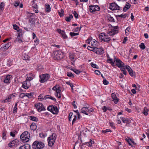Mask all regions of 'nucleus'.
Instances as JSON below:
<instances>
[{
  "instance_id": "nucleus-30",
  "label": "nucleus",
  "mask_w": 149,
  "mask_h": 149,
  "mask_svg": "<svg viewBox=\"0 0 149 149\" xmlns=\"http://www.w3.org/2000/svg\"><path fill=\"white\" fill-rule=\"evenodd\" d=\"M51 11V8L50 5L47 4L45 5V11L47 12H49Z\"/></svg>"
},
{
  "instance_id": "nucleus-16",
  "label": "nucleus",
  "mask_w": 149,
  "mask_h": 149,
  "mask_svg": "<svg viewBox=\"0 0 149 149\" xmlns=\"http://www.w3.org/2000/svg\"><path fill=\"white\" fill-rule=\"evenodd\" d=\"M11 45V43L8 42L7 44L3 45L2 47L0 48V51H3L7 50Z\"/></svg>"
},
{
  "instance_id": "nucleus-26",
  "label": "nucleus",
  "mask_w": 149,
  "mask_h": 149,
  "mask_svg": "<svg viewBox=\"0 0 149 149\" xmlns=\"http://www.w3.org/2000/svg\"><path fill=\"white\" fill-rule=\"evenodd\" d=\"M130 4L128 3H127V4L125 5L124 7L123 8V11L124 12H126L129 9L130 7Z\"/></svg>"
},
{
  "instance_id": "nucleus-43",
  "label": "nucleus",
  "mask_w": 149,
  "mask_h": 149,
  "mask_svg": "<svg viewBox=\"0 0 149 149\" xmlns=\"http://www.w3.org/2000/svg\"><path fill=\"white\" fill-rule=\"evenodd\" d=\"M121 119L123 123H127L128 122V119L122 117Z\"/></svg>"
},
{
  "instance_id": "nucleus-32",
  "label": "nucleus",
  "mask_w": 149,
  "mask_h": 149,
  "mask_svg": "<svg viewBox=\"0 0 149 149\" xmlns=\"http://www.w3.org/2000/svg\"><path fill=\"white\" fill-rule=\"evenodd\" d=\"M60 33L61 34L64 39L67 38V36L65 35V32L63 31L60 30Z\"/></svg>"
},
{
  "instance_id": "nucleus-29",
  "label": "nucleus",
  "mask_w": 149,
  "mask_h": 149,
  "mask_svg": "<svg viewBox=\"0 0 149 149\" xmlns=\"http://www.w3.org/2000/svg\"><path fill=\"white\" fill-rule=\"evenodd\" d=\"M31 129L33 131L35 130L37 128V125L36 123H33L30 125Z\"/></svg>"
},
{
  "instance_id": "nucleus-57",
  "label": "nucleus",
  "mask_w": 149,
  "mask_h": 149,
  "mask_svg": "<svg viewBox=\"0 0 149 149\" xmlns=\"http://www.w3.org/2000/svg\"><path fill=\"white\" fill-rule=\"evenodd\" d=\"M110 125L111 127L113 129H115V127L114 126V123L112 122H109Z\"/></svg>"
},
{
  "instance_id": "nucleus-58",
  "label": "nucleus",
  "mask_w": 149,
  "mask_h": 149,
  "mask_svg": "<svg viewBox=\"0 0 149 149\" xmlns=\"http://www.w3.org/2000/svg\"><path fill=\"white\" fill-rule=\"evenodd\" d=\"M130 31V28L129 27H127L125 30V33L129 32Z\"/></svg>"
},
{
  "instance_id": "nucleus-25",
  "label": "nucleus",
  "mask_w": 149,
  "mask_h": 149,
  "mask_svg": "<svg viewBox=\"0 0 149 149\" xmlns=\"http://www.w3.org/2000/svg\"><path fill=\"white\" fill-rule=\"evenodd\" d=\"M69 56L70 58L72 61L73 62L75 61V59L74 58L75 56V54L74 53L72 52L69 53Z\"/></svg>"
},
{
  "instance_id": "nucleus-42",
  "label": "nucleus",
  "mask_w": 149,
  "mask_h": 149,
  "mask_svg": "<svg viewBox=\"0 0 149 149\" xmlns=\"http://www.w3.org/2000/svg\"><path fill=\"white\" fill-rule=\"evenodd\" d=\"M107 61L108 63H111L112 65L114 64V62L112 59L109 58L107 60Z\"/></svg>"
},
{
  "instance_id": "nucleus-9",
  "label": "nucleus",
  "mask_w": 149,
  "mask_h": 149,
  "mask_svg": "<svg viewBox=\"0 0 149 149\" xmlns=\"http://www.w3.org/2000/svg\"><path fill=\"white\" fill-rule=\"evenodd\" d=\"M35 106L36 107L37 110L39 112L46 110V109L44 106L41 103H38L36 104H35Z\"/></svg>"
},
{
  "instance_id": "nucleus-20",
  "label": "nucleus",
  "mask_w": 149,
  "mask_h": 149,
  "mask_svg": "<svg viewBox=\"0 0 149 149\" xmlns=\"http://www.w3.org/2000/svg\"><path fill=\"white\" fill-rule=\"evenodd\" d=\"M15 97V95H13V94H11L9 95L8 96V97L3 101V102L4 103H6L8 102H9L10 101L8 100H10L11 99Z\"/></svg>"
},
{
  "instance_id": "nucleus-44",
  "label": "nucleus",
  "mask_w": 149,
  "mask_h": 149,
  "mask_svg": "<svg viewBox=\"0 0 149 149\" xmlns=\"http://www.w3.org/2000/svg\"><path fill=\"white\" fill-rule=\"evenodd\" d=\"M127 15L126 14H122L120 15H118V17L122 18H125L127 17Z\"/></svg>"
},
{
  "instance_id": "nucleus-64",
  "label": "nucleus",
  "mask_w": 149,
  "mask_h": 149,
  "mask_svg": "<svg viewBox=\"0 0 149 149\" xmlns=\"http://www.w3.org/2000/svg\"><path fill=\"white\" fill-rule=\"evenodd\" d=\"M59 14L60 17H62L63 15V10H62L61 11V13L60 12H58Z\"/></svg>"
},
{
  "instance_id": "nucleus-41",
  "label": "nucleus",
  "mask_w": 149,
  "mask_h": 149,
  "mask_svg": "<svg viewBox=\"0 0 149 149\" xmlns=\"http://www.w3.org/2000/svg\"><path fill=\"white\" fill-rule=\"evenodd\" d=\"M4 5L3 2H2L0 4V10L3 11V7Z\"/></svg>"
},
{
  "instance_id": "nucleus-34",
  "label": "nucleus",
  "mask_w": 149,
  "mask_h": 149,
  "mask_svg": "<svg viewBox=\"0 0 149 149\" xmlns=\"http://www.w3.org/2000/svg\"><path fill=\"white\" fill-rule=\"evenodd\" d=\"M97 42L96 40H93V41H92L91 43V45L92 46L94 47L97 44Z\"/></svg>"
},
{
  "instance_id": "nucleus-40",
  "label": "nucleus",
  "mask_w": 149,
  "mask_h": 149,
  "mask_svg": "<svg viewBox=\"0 0 149 149\" xmlns=\"http://www.w3.org/2000/svg\"><path fill=\"white\" fill-rule=\"evenodd\" d=\"M140 48L142 49H144L145 48V46L144 44L143 43H141L139 45Z\"/></svg>"
},
{
  "instance_id": "nucleus-22",
  "label": "nucleus",
  "mask_w": 149,
  "mask_h": 149,
  "mask_svg": "<svg viewBox=\"0 0 149 149\" xmlns=\"http://www.w3.org/2000/svg\"><path fill=\"white\" fill-rule=\"evenodd\" d=\"M111 96L115 104H117L118 101L116 94L114 93H112L111 94Z\"/></svg>"
},
{
  "instance_id": "nucleus-23",
  "label": "nucleus",
  "mask_w": 149,
  "mask_h": 149,
  "mask_svg": "<svg viewBox=\"0 0 149 149\" xmlns=\"http://www.w3.org/2000/svg\"><path fill=\"white\" fill-rule=\"evenodd\" d=\"M19 149H31V146L30 145L26 144L20 146Z\"/></svg>"
},
{
  "instance_id": "nucleus-7",
  "label": "nucleus",
  "mask_w": 149,
  "mask_h": 149,
  "mask_svg": "<svg viewBox=\"0 0 149 149\" xmlns=\"http://www.w3.org/2000/svg\"><path fill=\"white\" fill-rule=\"evenodd\" d=\"M47 110L53 114H57L58 113V109L56 106L50 105L48 107Z\"/></svg>"
},
{
  "instance_id": "nucleus-50",
  "label": "nucleus",
  "mask_w": 149,
  "mask_h": 149,
  "mask_svg": "<svg viewBox=\"0 0 149 149\" xmlns=\"http://www.w3.org/2000/svg\"><path fill=\"white\" fill-rule=\"evenodd\" d=\"M6 132L5 131H3V132L2 133V138L3 139H6Z\"/></svg>"
},
{
  "instance_id": "nucleus-38",
  "label": "nucleus",
  "mask_w": 149,
  "mask_h": 149,
  "mask_svg": "<svg viewBox=\"0 0 149 149\" xmlns=\"http://www.w3.org/2000/svg\"><path fill=\"white\" fill-rule=\"evenodd\" d=\"M34 15V13H30L29 12H28L27 14V17L28 18H30L32 16H33Z\"/></svg>"
},
{
  "instance_id": "nucleus-48",
  "label": "nucleus",
  "mask_w": 149,
  "mask_h": 149,
  "mask_svg": "<svg viewBox=\"0 0 149 149\" xmlns=\"http://www.w3.org/2000/svg\"><path fill=\"white\" fill-rule=\"evenodd\" d=\"M67 75L69 77H74V76L72 73L70 72H68L67 73Z\"/></svg>"
},
{
  "instance_id": "nucleus-19",
  "label": "nucleus",
  "mask_w": 149,
  "mask_h": 149,
  "mask_svg": "<svg viewBox=\"0 0 149 149\" xmlns=\"http://www.w3.org/2000/svg\"><path fill=\"white\" fill-rule=\"evenodd\" d=\"M88 107H83L81 109L80 112L85 114L86 115H88Z\"/></svg>"
},
{
  "instance_id": "nucleus-55",
  "label": "nucleus",
  "mask_w": 149,
  "mask_h": 149,
  "mask_svg": "<svg viewBox=\"0 0 149 149\" xmlns=\"http://www.w3.org/2000/svg\"><path fill=\"white\" fill-rule=\"evenodd\" d=\"M108 19L109 21L114 22V19L112 17H109L108 18Z\"/></svg>"
},
{
  "instance_id": "nucleus-4",
  "label": "nucleus",
  "mask_w": 149,
  "mask_h": 149,
  "mask_svg": "<svg viewBox=\"0 0 149 149\" xmlns=\"http://www.w3.org/2000/svg\"><path fill=\"white\" fill-rule=\"evenodd\" d=\"M99 39L101 41H104L107 43H109L111 40L110 38L108 37L106 34L104 33H102L99 36Z\"/></svg>"
},
{
  "instance_id": "nucleus-54",
  "label": "nucleus",
  "mask_w": 149,
  "mask_h": 149,
  "mask_svg": "<svg viewBox=\"0 0 149 149\" xmlns=\"http://www.w3.org/2000/svg\"><path fill=\"white\" fill-rule=\"evenodd\" d=\"M92 40L91 38L89 37L88 38V39L86 40V42L90 44V42Z\"/></svg>"
},
{
  "instance_id": "nucleus-2",
  "label": "nucleus",
  "mask_w": 149,
  "mask_h": 149,
  "mask_svg": "<svg viewBox=\"0 0 149 149\" xmlns=\"http://www.w3.org/2000/svg\"><path fill=\"white\" fill-rule=\"evenodd\" d=\"M30 133L27 131L24 132L20 136L21 140L24 142H27L29 140Z\"/></svg>"
},
{
  "instance_id": "nucleus-53",
  "label": "nucleus",
  "mask_w": 149,
  "mask_h": 149,
  "mask_svg": "<svg viewBox=\"0 0 149 149\" xmlns=\"http://www.w3.org/2000/svg\"><path fill=\"white\" fill-rule=\"evenodd\" d=\"M25 96H26V93H21L19 96V97L22 98H23Z\"/></svg>"
},
{
  "instance_id": "nucleus-60",
  "label": "nucleus",
  "mask_w": 149,
  "mask_h": 149,
  "mask_svg": "<svg viewBox=\"0 0 149 149\" xmlns=\"http://www.w3.org/2000/svg\"><path fill=\"white\" fill-rule=\"evenodd\" d=\"M82 27H80V28L79 27H77L74 30V31L77 32L78 31H80L81 28Z\"/></svg>"
},
{
  "instance_id": "nucleus-14",
  "label": "nucleus",
  "mask_w": 149,
  "mask_h": 149,
  "mask_svg": "<svg viewBox=\"0 0 149 149\" xmlns=\"http://www.w3.org/2000/svg\"><path fill=\"white\" fill-rule=\"evenodd\" d=\"M31 85L30 81H29L26 80L22 82V87L24 88L27 89L31 86Z\"/></svg>"
},
{
  "instance_id": "nucleus-51",
  "label": "nucleus",
  "mask_w": 149,
  "mask_h": 149,
  "mask_svg": "<svg viewBox=\"0 0 149 149\" xmlns=\"http://www.w3.org/2000/svg\"><path fill=\"white\" fill-rule=\"evenodd\" d=\"M19 1H15V2L14 3V6H15V7H17V6H18L19 4Z\"/></svg>"
},
{
  "instance_id": "nucleus-45",
  "label": "nucleus",
  "mask_w": 149,
  "mask_h": 149,
  "mask_svg": "<svg viewBox=\"0 0 149 149\" xmlns=\"http://www.w3.org/2000/svg\"><path fill=\"white\" fill-rule=\"evenodd\" d=\"M79 34V33H75L74 32H70V35L72 37H73L76 35H78Z\"/></svg>"
},
{
  "instance_id": "nucleus-37",
  "label": "nucleus",
  "mask_w": 149,
  "mask_h": 149,
  "mask_svg": "<svg viewBox=\"0 0 149 149\" xmlns=\"http://www.w3.org/2000/svg\"><path fill=\"white\" fill-rule=\"evenodd\" d=\"M91 66L93 68L98 69V66L96 64L93 63H91Z\"/></svg>"
},
{
  "instance_id": "nucleus-3",
  "label": "nucleus",
  "mask_w": 149,
  "mask_h": 149,
  "mask_svg": "<svg viewBox=\"0 0 149 149\" xmlns=\"http://www.w3.org/2000/svg\"><path fill=\"white\" fill-rule=\"evenodd\" d=\"M56 138V135L55 133H53L52 136L48 138V145L51 147L54 144Z\"/></svg>"
},
{
  "instance_id": "nucleus-1",
  "label": "nucleus",
  "mask_w": 149,
  "mask_h": 149,
  "mask_svg": "<svg viewBox=\"0 0 149 149\" xmlns=\"http://www.w3.org/2000/svg\"><path fill=\"white\" fill-rule=\"evenodd\" d=\"M44 146V144L41 141H36L32 144V147L33 149H41Z\"/></svg>"
},
{
  "instance_id": "nucleus-18",
  "label": "nucleus",
  "mask_w": 149,
  "mask_h": 149,
  "mask_svg": "<svg viewBox=\"0 0 149 149\" xmlns=\"http://www.w3.org/2000/svg\"><path fill=\"white\" fill-rule=\"evenodd\" d=\"M49 95H46L44 96L42 94H40L38 96V99L40 101H42L44 100H45L47 99L48 98V96H49Z\"/></svg>"
},
{
  "instance_id": "nucleus-35",
  "label": "nucleus",
  "mask_w": 149,
  "mask_h": 149,
  "mask_svg": "<svg viewBox=\"0 0 149 149\" xmlns=\"http://www.w3.org/2000/svg\"><path fill=\"white\" fill-rule=\"evenodd\" d=\"M94 141H93L91 140H90V141L86 143V144H87V145L89 147L91 146L92 144L94 143Z\"/></svg>"
},
{
  "instance_id": "nucleus-5",
  "label": "nucleus",
  "mask_w": 149,
  "mask_h": 149,
  "mask_svg": "<svg viewBox=\"0 0 149 149\" xmlns=\"http://www.w3.org/2000/svg\"><path fill=\"white\" fill-rule=\"evenodd\" d=\"M50 77L49 75L48 74H45L40 76V81L41 83H44L46 82Z\"/></svg>"
},
{
  "instance_id": "nucleus-6",
  "label": "nucleus",
  "mask_w": 149,
  "mask_h": 149,
  "mask_svg": "<svg viewBox=\"0 0 149 149\" xmlns=\"http://www.w3.org/2000/svg\"><path fill=\"white\" fill-rule=\"evenodd\" d=\"M88 49L91 51H92L98 54L101 55L104 52L103 49L102 48H97L95 47L93 49H90L88 47Z\"/></svg>"
},
{
  "instance_id": "nucleus-27",
  "label": "nucleus",
  "mask_w": 149,
  "mask_h": 149,
  "mask_svg": "<svg viewBox=\"0 0 149 149\" xmlns=\"http://www.w3.org/2000/svg\"><path fill=\"white\" fill-rule=\"evenodd\" d=\"M17 141L15 140H13L10 142L8 144L10 148L12 147L16 143Z\"/></svg>"
},
{
  "instance_id": "nucleus-49",
  "label": "nucleus",
  "mask_w": 149,
  "mask_h": 149,
  "mask_svg": "<svg viewBox=\"0 0 149 149\" xmlns=\"http://www.w3.org/2000/svg\"><path fill=\"white\" fill-rule=\"evenodd\" d=\"M111 131L109 129H107L105 130H102V132L104 133H106L107 132H111Z\"/></svg>"
},
{
  "instance_id": "nucleus-61",
  "label": "nucleus",
  "mask_w": 149,
  "mask_h": 149,
  "mask_svg": "<svg viewBox=\"0 0 149 149\" xmlns=\"http://www.w3.org/2000/svg\"><path fill=\"white\" fill-rule=\"evenodd\" d=\"M72 112H70L69 114V121H71V119L72 116Z\"/></svg>"
},
{
  "instance_id": "nucleus-31",
  "label": "nucleus",
  "mask_w": 149,
  "mask_h": 149,
  "mask_svg": "<svg viewBox=\"0 0 149 149\" xmlns=\"http://www.w3.org/2000/svg\"><path fill=\"white\" fill-rule=\"evenodd\" d=\"M33 93H26V96L29 98H31L32 97L33 95Z\"/></svg>"
},
{
  "instance_id": "nucleus-28",
  "label": "nucleus",
  "mask_w": 149,
  "mask_h": 149,
  "mask_svg": "<svg viewBox=\"0 0 149 149\" xmlns=\"http://www.w3.org/2000/svg\"><path fill=\"white\" fill-rule=\"evenodd\" d=\"M10 75H7L4 80V82L6 83H9L10 79Z\"/></svg>"
},
{
  "instance_id": "nucleus-52",
  "label": "nucleus",
  "mask_w": 149,
  "mask_h": 149,
  "mask_svg": "<svg viewBox=\"0 0 149 149\" xmlns=\"http://www.w3.org/2000/svg\"><path fill=\"white\" fill-rule=\"evenodd\" d=\"M103 83L105 85H107L109 84V82L106 79H104L103 81Z\"/></svg>"
},
{
  "instance_id": "nucleus-8",
  "label": "nucleus",
  "mask_w": 149,
  "mask_h": 149,
  "mask_svg": "<svg viewBox=\"0 0 149 149\" xmlns=\"http://www.w3.org/2000/svg\"><path fill=\"white\" fill-rule=\"evenodd\" d=\"M54 58L57 59L59 60L63 58V54L62 52L60 51H56L54 52L53 53Z\"/></svg>"
},
{
  "instance_id": "nucleus-62",
  "label": "nucleus",
  "mask_w": 149,
  "mask_h": 149,
  "mask_svg": "<svg viewBox=\"0 0 149 149\" xmlns=\"http://www.w3.org/2000/svg\"><path fill=\"white\" fill-rule=\"evenodd\" d=\"M48 98L50 99L53 100L54 101H56V99L54 97H52V96H50L49 95V96H48Z\"/></svg>"
},
{
  "instance_id": "nucleus-36",
  "label": "nucleus",
  "mask_w": 149,
  "mask_h": 149,
  "mask_svg": "<svg viewBox=\"0 0 149 149\" xmlns=\"http://www.w3.org/2000/svg\"><path fill=\"white\" fill-rule=\"evenodd\" d=\"M17 103L15 104V107L13 109V112L14 113H16L17 111Z\"/></svg>"
},
{
  "instance_id": "nucleus-63",
  "label": "nucleus",
  "mask_w": 149,
  "mask_h": 149,
  "mask_svg": "<svg viewBox=\"0 0 149 149\" xmlns=\"http://www.w3.org/2000/svg\"><path fill=\"white\" fill-rule=\"evenodd\" d=\"M75 101H74L73 102H72V104L74 106V109H76L77 108V106L76 104H75Z\"/></svg>"
},
{
  "instance_id": "nucleus-13",
  "label": "nucleus",
  "mask_w": 149,
  "mask_h": 149,
  "mask_svg": "<svg viewBox=\"0 0 149 149\" xmlns=\"http://www.w3.org/2000/svg\"><path fill=\"white\" fill-rule=\"evenodd\" d=\"M114 62H116V65L118 68L122 67L123 66L124 63L119 58H116V56H114Z\"/></svg>"
},
{
  "instance_id": "nucleus-17",
  "label": "nucleus",
  "mask_w": 149,
  "mask_h": 149,
  "mask_svg": "<svg viewBox=\"0 0 149 149\" xmlns=\"http://www.w3.org/2000/svg\"><path fill=\"white\" fill-rule=\"evenodd\" d=\"M17 31L18 32V35L17 39L18 40L19 42H22V40L21 39V37L22 34V30L19 29L18 30H17Z\"/></svg>"
},
{
  "instance_id": "nucleus-24",
  "label": "nucleus",
  "mask_w": 149,
  "mask_h": 149,
  "mask_svg": "<svg viewBox=\"0 0 149 149\" xmlns=\"http://www.w3.org/2000/svg\"><path fill=\"white\" fill-rule=\"evenodd\" d=\"M126 69L128 71L129 73L130 74L132 77H133L134 76V73L132 69L130 68V67L128 65H127L126 66Z\"/></svg>"
},
{
  "instance_id": "nucleus-47",
  "label": "nucleus",
  "mask_w": 149,
  "mask_h": 149,
  "mask_svg": "<svg viewBox=\"0 0 149 149\" xmlns=\"http://www.w3.org/2000/svg\"><path fill=\"white\" fill-rule=\"evenodd\" d=\"M66 83L67 84L69 85L71 88L73 90V87L74 86L72 83H71L69 81L67 82Z\"/></svg>"
},
{
  "instance_id": "nucleus-39",
  "label": "nucleus",
  "mask_w": 149,
  "mask_h": 149,
  "mask_svg": "<svg viewBox=\"0 0 149 149\" xmlns=\"http://www.w3.org/2000/svg\"><path fill=\"white\" fill-rule=\"evenodd\" d=\"M71 70L74 72L76 74H79L81 71L77 69H72Z\"/></svg>"
},
{
  "instance_id": "nucleus-12",
  "label": "nucleus",
  "mask_w": 149,
  "mask_h": 149,
  "mask_svg": "<svg viewBox=\"0 0 149 149\" xmlns=\"http://www.w3.org/2000/svg\"><path fill=\"white\" fill-rule=\"evenodd\" d=\"M118 33V27L115 26L111 29V31H109L108 33L110 36H111L114 35Z\"/></svg>"
},
{
  "instance_id": "nucleus-15",
  "label": "nucleus",
  "mask_w": 149,
  "mask_h": 149,
  "mask_svg": "<svg viewBox=\"0 0 149 149\" xmlns=\"http://www.w3.org/2000/svg\"><path fill=\"white\" fill-rule=\"evenodd\" d=\"M29 25L30 26L29 29H32L35 26V18H31L29 20Z\"/></svg>"
},
{
  "instance_id": "nucleus-21",
  "label": "nucleus",
  "mask_w": 149,
  "mask_h": 149,
  "mask_svg": "<svg viewBox=\"0 0 149 149\" xmlns=\"http://www.w3.org/2000/svg\"><path fill=\"white\" fill-rule=\"evenodd\" d=\"M61 91V88L60 86H59L58 88L56 89V96L57 97L59 98H60L61 97L60 93Z\"/></svg>"
},
{
  "instance_id": "nucleus-33",
  "label": "nucleus",
  "mask_w": 149,
  "mask_h": 149,
  "mask_svg": "<svg viewBox=\"0 0 149 149\" xmlns=\"http://www.w3.org/2000/svg\"><path fill=\"white\" fill-rule=\"evenodd\" d=\"M30 119L31 120L37 122L38 121V118L34 116H30Z\"/></svg>"
},
{
  "instance_id": "nucleus-46",
  "label": "nucleus",
  "mask_w": 149,
  "mask_h": 149,
  "mask_svg": "<svg viewBox=\"0 0 149 149\" xmlns=\"http://www.w3.org/2000/svg\"><path fill=\"white\" fill-rule=\"evenodd\" d=\"M72 13L73 14L74 16L76 18H78V14L76 11H74Z\"/></svg>"
},
{
  "instance_id": "nucleus-56",
  "label": "nucleus",
  "mask_w": 149,
  "mask_h": 149,
  "mask_svg": "<svg viewBox=\"0 0 149 149\" xmlns=\"http://www.w3.org/2000/svg\"><path fill=\"white\" fill-rule=\"evenodd\" d=\"M59 86H58V85H56L55 86H54L53 88H52V90H53V91H56V89L58 88V87Z\"/></svg>"
},
{
  "instance_id": "nucleus-59",
  "label": "nucleus",
  "mask_w": 149,
  "mask_h": 149,
  "mask_svg": "<svg viewBox=\"0 0 149 149\" xmlns=\"http://www.w3.org/2000/svg\"><path fill=\"white\" fill-rule=\"evenodd\" d=\"M33 79V78L32 77H31V76H29L27 77L26 80L27 81H30L32 80Z\"/></svg>"
},
{
  "instance_id": "nucleus-11",
  "label": "nucleus",
  "mask_w": 149,
  "mask_h": 149,
  "mask_svg": "<svg viewBox=\"0 0 149 149\" xmlns=\"http://www.w3.org/2000/svg\"><path fill=\"white\" fill-rule=\"evenodd\" d=\"M89 9L90 12L93 13L95 11H98L100 9V8L97 5L92 6L91 5L89 6Z\"/></svg>"
},
{
  "instance_id": "nucleus-10",
  "label": "nucleus",
  "mask_w": 149,
  "mask_h": 149,
  "mask_svg": "<svg viewBox=\"0 0 149 149\" xmlns=\"http://www.w3.org/2000/svg\"><path fill=\"white\" fill-rule=\"evenodd\" d=\"M121 8L115 3H110L109 8L111 10H119Z\"/></svg>"
}]
</instances>
